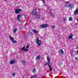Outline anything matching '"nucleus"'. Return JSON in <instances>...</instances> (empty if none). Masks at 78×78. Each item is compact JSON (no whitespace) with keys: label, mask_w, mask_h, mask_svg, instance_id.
<instances>
[{"label":"nucleus","mask_w":78,"mask_h":78,"mask_svg":"<svg viewBox=\"0 0 78 78\" xmlns=\"http://www.w3.org/2000/svg\"><path fill=\"white\" fill-rule=\"evenodd\" d=\"M49 67L50 68V71H52V68H51V67L50 66V65H49Z\"/></svg>","instance_id":"nucleus-21"},{"label":"nucleus","mask_w":78,"mask_h":78,"mask_svg":"<svg viewBox=\"0 0 78 78\" xmlns=\"http://www.w3.org/2000/svg\"><path fill=\"white\" fill-rule=\"evenodd\" d=\"M35 17L36 19H40L41 16H40V15H37Z\"/></svg>","instance_id":"nucleus-12"},{"label":"nucleus","mask_w":78,"mask_h":78,"mask_svg":"<svg viewBox=\"0 0 78 78\" xmlns=\"http://www.w3.org/2000/svg\"><path fill=\"white\" fill-rule=\"evenodd\" d=\"M12 43H17V41L14 40V39L12 41Z\"/></svg>","instance_id":"nucleus-20"},{"label":"nucleus","mask_w":78,"mask_h":78,"mask_svg":"<svg viewBox=\"0 0 78 78\" xmlns=\"http://www.w3.org/2000/svg\"><path fill=\"white\" fill-rule=\"evenodd\" d=\"M20 11H22V9H17L15 10V13L16 14H19L20 13Z\"/></svg>","instance_id":"nucleus-5"},{"label":"nucleus","mask_w":78,"mask_h":78,"mask_svg":"<svg viewBox=\"0 0 78 78\" xmlns=\"http://www.w3.org/2000/svg\"><path fill=\"white\" fill-rule=\"evenodd\" d=\"M9 37L10 40V41H13V40H14V38H13V37H12L11 35H9Z\"/></svg>","instance_id":"nucleus-11"},{"label":"nucleus","mask_w":78,"mask_h":78,"mask_svg":"<svg viewBox=\"0 0 78 78\" xmlns=\"http://www.w3.org/2000/svg\"><path fill=\"white\" fill-rule=\"evenodd\" d=\"M37 14V9H34L32 12V15H35Z\"/></svg>","instance_id":"nucleus-4"},{"label":"nucleus","mask_w":78,"mask_h":78,"mask_svg":"<svg viewBox=\"0 0 78 78\" xmlns=\"http://www.w3.org/2000/svg\"><path fill=\"white\" fill-rule=\"evenodd\" d=\"M20 17H21V14H19L17 17L18 21H19V22L22 21V20H20Z\"/></svg>","instance_id":"nucleus-6"},{"label":"nucleus","mask_w":78,"mask_h":78,"mask_svg":"<svg viewBox=\"0 0 78 78\" xmlns=\"http://www.w3.org/2000/svg\"><path fill=\"white\" fill-rule=\"evenodd\" d=\"M27 37H26V35H24V39H27Z\"/></svg>","instance_id":"nucleus-31"},{"label":"nucleus","mask_w":78,"mask_h":78,"mask_svg":"<svg viewBox=\"0 0 78 78\" xmlns=\"http://www.w3.org/2000/svg\"><path fill=\"white\" fill-rule=\"evenodd\" d=\"M29 78H34V77L31 76Z\"/></svg>","instance_id":"nucleus-36"},{"label":"nucleus","mask_w":78,"mask_h":78,"mask_svg":"<svg viewBox=\"0 0 78 78\" xmlns=\"http://www.w3.org/2000/svg\"><path fill=\"white\" fill-rule=\"evenodd\" d=\"M49 14L50 16H53V13H52L51 12H49Z\"/></svg>","instance_id":"nucleus-24"},{"label":"nucleus","mask_w":78,"mask_h":78,"mask_svg":"<svg viewBox=\"0 0 78 78\" xmlns=\"http://www.w3.org/2000/svg\"><path fill=\"white\" fill-rule=\"evenodd\" d=\"M77 54H78V50L77 51Z\"/></svg>","instance_id":"nucleus-37"},{"label":"nucleus","mask_w":78,"mask_h":78,"mask_svg":"<svg viewBox=\"0 0 78 78\" xmlns=\"http://www.w3.org/2000/svg\"><path fill=\"white\" fill-rule=\"evenodd\" d=\"M29 36H33V33L31 32H29L28 33Z\"/></svg>","instance_id":"nucleus-17"},{"label":"nucleus","mask_w":78,"mask_h":78,"mask_svg":"<svg viewBox=\"0 0 78 78\" xmlns=\"http://www.w3.org/2000/svg\"><path fill=\"white\" fill-rule=\"evenodd\" d=\"M21 49L22 50H25V46H23V47L21 48Z\"/></svg>","instance_id":"nucleus-18"},{"label":"nucleus","mask_w":78,"mask_h":78,"mask_svg":"<svg viewBox=\"0 0 78 78\" xmlns=\"http://www.w3.org/2000/svg\"><path fill=\"white\" fill-rule=\"evenodd\" d=\"M44 3H45V1H42Z\"/></svg>","instance_id":"nucleus-35"},{"label":"nucleus","mask_w":78,"mask_h":78,"mask_svg":"<svg viewBox=\"0 0 78 78\" xmlns=\"http://www.w3.org/2000/svg\"><path fill=\"white\" fill-rule=\"evenodd\" d=\"M25 50V51H28V49H25V50Z\"/></svg>","instance_id":"nucleus-33"},{"label":"nucleus","mask_w":78,"mask_h":78,"mask_svg":"<svg viewBox=\"0 0 78 78\" xmlns=\"http://www.w3.org/2000/svg\"><path fill=\"white\" fill-rule=\"evenodd\" d=\"M36 75H37L36 74H35L33 75V77H34V78H35V77L36 76Z\"/></svg>","instance_id":"nucleus-27"},{"label":"nucleus","mask_w":78,"mask_h":78,"mask_svg":"<svg viewBox=\"0 0 78 78\" xmlns=\"http://www.w3.org/2000/svg\"><path fill=\"white\" fill-rule=\"evenodd\" d=\"M17 31V29L15 28L13 31L14 33H16Z\"/></svg>","instance_id":"nucleus-23"},{"label":"nucleus","mask_w":78,"mask_h":78,"mask_svg":"<svg viewBox=\"0 0 78 78\" xmlns=\"http://www.w3.org/2000/svg\"><path fill=\"white\" fill-rule=\"evenodd\" d=\"M60 51H61V54H62L63 53H64V52L63 51V50L62 49H61Z\"/></svg>","instance_id":"nucleus-19"},{"label":"nucleus","mask_w":78,"mask_h":78,"mask_svg":"<svg viewBox=\"0 0 78 78\" xmlns=\"http://www.w3.org/2000/svg\"><path fill=\"white\" fill-rule=\"evenodd\" d=\"M75 59L76 61H78V57H76L75 58Z\"/></svg>","instance_id":"nucleus-28"},{"label":"nucleus","mask_w":78,"mask_h":78,"mask_svg":"<svg viewBox=\"0 0 78 78\" xmlns=\"http://www.w3.org/2000/svg\"><path fill=\"white\" fill-rule=\"evenodd\" d=\"M73 20V19L72 17H70L69 18V21H72Z\"/></svg>","instance_id":"nucleus-16"},{"label":"nucleus","mask_w":78,"mask_h":78,"mask_svg":"<svg viewBox=\"0 0 78 78\" xmlns=\"http://www.w3.org/2000/svg\"><path fill=\"white\" fill-rule=\"evenodd\" d=\"M65 20H66V19L65 18H64L63 19V21H65Z\"/></svg>","instance_id":"nucleus-34"},{"label":"nucleus","mask_w":78,"mask_h":78,"mask_svg":"<svg viewBox=\"0 0 78 78\" xmlns=\"http://www.w3.org/2000/svg\"><path fill=\"white\" fill-rule=\"evenodd\" d=\"M12 76H15V75H16V74L14 73H13V74H12Z\"/></svg>","instance_id":"nucleus-29"},{"label":"nucleus","mask_w":78,"mask_h":78,"mask_svg":"<svg viewBox=\"0 0 78 78\" xmlns=\"http://www.w3.org/2000/svg\"><path fill=\"white\" fill-rule=\"evenodd\" d=\"M47 60L48 62L44 64V66H46L47 65H48V66H50V59L49 57H47Z\"/></svg>","instance_id":"nucleus-1"},{"label":"nucleus","mask_w":78,"mask_h":78,"mask_svg":"<svg viewBox=\"0 0 78 78\" xmlns=\"http://www.w3.org/2000/svg\"><path fill=\"white\" fill-rule=\"evenodd\" d=\"M72 37H73V34H72V35H70L68 37V39H70L72 38Z\"/></svg>","instance_id":"nucleus-15"},{"label":"nucleus","mask_w":78,"mask_h":78,"mask_svg":"<svg viewBox=\"0 0 78 78\" xmlns=\"http://www.w3.org/2000/svg\"><path fill=\"white\" fill-rule=\"evenodd\" d=\"M16 60L15 59H13L10 62V64H13L15 63H16Z\"/></svg>","instance_id":"nucleus-8"},{"label":"nucleus","mask_w":78,"mask_h":78,"mask_svg":"<svg viewBox=\"0 0 78 78\" xmlns=\"http://www.w3.org/2000/svg\"><path fill=\"white\" fill-rule=\"evenodd\" d=\"M20 62H21L22 64L23 65H25V60L23 61V60H21Z\"/></svg>","instance_id":"nucleus-13"},{"label":"nucleus","mask_w":78,"mask_h":78,"mask_svg":"<svg viewBox=\"0 0 78 78\" xmlns=\"http://www.w3.org/2000/svg\"><path fill=\"white\" fill-rule=\"evenodd\" d=\"M42 19H45V17H43L41 18Z\"/></svg>","instance_id":"nucleus-32"},{"label":"nucleus","mask_w":78,"mask_h":78,"mask_svg":"<svg viewBox=\"0 0 78 78\" xmlns=\"http://www.w3.org/2000/svg\"><path fill=\"white\" fill-rule=\"evenodd\" d=\"M55 28V26H51V28Z\"/></svg>","instance_id":"nucleus-30"},{"label":"nucleus","mask_w":78,"mask_h":78,"mask_svg":"<svg viewBox=\"0 0 78 78\" xmlns=\"http://www.w3.org/2000/svg\"><path fill=\"white\" fill-rule=\"evenodd\" d=\"M48 27V25L47 23H46L45 24H43V25L40 26V28H47V27Z\"/></svg>","instance_id":"nucleus-3"},{"label":"nucleus","mask_w":78,"mask_h":78,"mask_svg":"<svg viewBox=\"0 0 78 78\" xmlns=\"http://www.w3.org/2000/svg\"><path fill=\"white\" fill-rule=\"evenodd\" d=\"M41 55H39L36 57V59H41Z\"/></svg>","instance_id":"nucleus-9"},{"label":"nucleus","mask_w":78,"mask_h":78,"mask_svg":"<svg viewBox=\"0 0 78 78\" xmlns=\"http://www.w3.org/2000/svg\"><path fill=\"white\" fill-rule=\"evenodd\" d=\"M77 49H78V48H77Z\"/></svg>","instance_id":"nucleus-39"},{"label":"nucleus","mask_w":78,"mask_h":78,"mask_svg":"<svg viewBox=\"0 0 78 78\" xmlns=\"http://www.w3.org/2000/svg\"><path fill=\"white\" fill-rule=\"evenodd\" d=\"M74 15H75V16H76V15H78V8H77L76 9L74 12Z\"/></svg>","instance_id":"nucleus-7"},{"label":"nucleus","mask_w":78,"mask_h":78,"mask_svg":"<svg viewBox=\"0 0 78 78\" xmlns=\"http://www.w3.org/2000/svg\"><path fill=\"white\" fill-rule=\"evenodd\" d=\"M66 3L67 4H69V1L66 2Z\"/></svg>","instance_id":"nucleus-26"},{"label":"nucleus","mask_w":78,"mask_h":78,"mask_svg":"<svg viewBox=\"0 0 78 78\" xmlns=\"http://www.w3.org/2000/svg\"><path fill=\"white\" fill-rule=\"evenodd\" d=\"M36 40V43L39 46H40L41 44V41L39 40V38H37Z\"/></svg>","instance_id":"nucleus-2"},{"label":"nucleus","mask_w":78,"mask_h":78,"mask_svg":"<svg viewBox=\"0 0 78 78\" xmlns=\"http://www.w3.org/2000/svg\"><path fill=\"white\" fill-rule=\"evenodd\" d=\"M66 6L68 7V8H70L71 6V4H68L66 5Z\"/></svg>","instance_id":"nucleus-14"},{"label":"nucleus","mask_w":78,"mask_h":78,"mask_svg":"<svg viewBox=\"0 0 78 78\" xmlns=\"http://www.w3.org/2000/svg\"><path fill=\"white\" fill-rule=\"evenodd\" d=\"M33 70L32 71V72L34 73H36V69H33Z\"/></svg>","instance_id":"nucleus-22"},{"label":"nucleus","mask_w":78,"mask_h":78,"mask_svg":"<svg viewBox=\"0 0 78 78\" xmlns=\"http://www.w3.org/2000/svg\"><path fill=\"white\" fill-rule=\"evenodd\" d=\"M32 31L34 33H38V31L36 30L35 29H34L32 30Z\"/></svg>","instance_id":"nucleus-10"},{"label":"nucleus","mask_w":78,"mask_h":78,"mask_svg":"<svg viewBox=\"0 0 78 78\" xmlns=\"http://www.w3.org/2000/svg\"><path fill=\"white\" fill-rule=\"evenodd\" d=\"M30 47V45H28L26 46V48H29Z\"/></svg>","instance_id":"nucleus-25"},{"label":"nucleus","mask_w":78,"mask_h":78,"mask_svg":"<svg viewBox=\"0 0 78 78\" xmlns=\"http://www.w3.org/2000/svg\"><path fill=\"white\" fill-rule=\"evenodd\" d=\"M4 0L5 1H6V0Z\"/></svg>","instance_id":"nucleus-38"}]
</instances>
